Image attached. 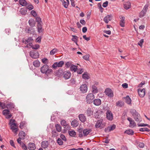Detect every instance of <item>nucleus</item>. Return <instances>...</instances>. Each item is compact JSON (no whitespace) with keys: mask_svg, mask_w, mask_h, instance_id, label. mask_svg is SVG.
<instances>
[{"mask_svg":"<svg viewBox=\"0 0 150 150\" xmlns=\"http://www.w3.org/2000/svg\"><path fill=\"white\" fill-rule=\"evenodd\" d=\"M40 47V46L39 45L36 44L35 45H32V49L35 50L38 49Z\"/></svg>","mask_w":150,"mask_h":150,"instance_id":"nucleus-52","label":"nucleus"},{"mask_svg":"<svg viewBox=\"0 0 150 150\" xmlns=\"http://www.w3.org/2000/svg\"><path fill=\"white\" fill-rule=\"evenodd\" d=\"M1 106L2 108V109L5 108H6V105L4 103L1 102Z\"/></svg>","mask_w":150,"mask_h":150,"instance_id":"nucleus-64","label":"nucleus"},{"mask_svg":"<svg viewBox=\"0 0 150 150\" xmlns=\"http://www.w3.org/2000/svg\"><path fill=\"white\" fill-rule=\"evenodd\" d=\"M92 131L91 129L89 128L84 129L83 130L82 129H80L78 130L79 132V136L80 137H82L83 136H86L89 134Z\"/></svg>","mask_w":150,"mask_h":150,"instance_id":"nucleus-3","label":"nucleus"},{"mask_svg":"<svg viewBox=\"0 0 150 150\" xmlns=\"http://www.w3.org/2000/svg\"><path fill=\"white\" fill-rule=\"evenodd\" d=\"M89 55L86 54L83 56V58L85 60L88 61L89 60Z\"/></svg>","mask_w":150,"mask_h":150,"instance_id":"nucleus-53","label":"nucleus"},{"mask_svg":"<svg viewBox=\"0 0 150 150\" xmlns=\"http://www.w3.org/2000/svg\"><path fill=\"white\" fill-rule=\"evenodd\" d=\"M138 92L139 96L141 97H143L145 96V89L144 88H139L138 89Z\"/></svg>","mask_w":150,"mask_h":150,"instance_id":"nucleus-14","label":"nucleus"},{"mask_svg":"<svg viewBox=\"0 0 150 150\" xmlns=\"http://www.w3.org/2000/svg\"><path fill=\"white\" fill-rule=\"evenodd\" d=\"M33 63V65L36 67H38L40 65V62L38 60L34 61Z\"/></svg>","mask_w":150,"mask_h":150,"instance_id":"nucleus-39","label":"nucleus"},{"mask_svg":"<svg viewBox=\"0 0 150 150\" xmlns=\"http://www.w3.org/2000/svg\"><path fill=\"white\" fill-rule=\"evenodd\" d=\"M76 82V81L74 79H71L70 80V84L71 85H74Z\"/></svg>","mask_w":150,"mask_h":150,"instance_id":"nucleus-56","label":"nucleus"},{"mask_svg":"<svg viewBox=\"0 0 150 150\" xmlns=\"http://www.w3.org/2000/svg\"><path fill=\"white\" fill-rule=\"evenodd\" d=\"M69 134L71 137H74L76 134V132L74 130L69 131Z\"/></svg>","mask_w":150,"mask_h":150,"instance_id":"nucleus-41","label":"nucleus"},{"mask_svg":"<svg viewBox=\"0 0 150 150\" xmlns=\"http://www.w3.org/2000/svg\"><path fill=\"white\" fill-rule=\"evenodd\" d=\"M26 123L25 121H22L21 122V123L20 125H19L20 128L21 129H22L23 128V127L26 124Z\"/></svg>","mask_w":150,"mask_h":150,"instance_id":"nucleus-48","label":"nucleus"},{"mask_svg":"<svg viewBox=\"0 0 150 150\" xmlns=\"http://www.w3.org/2000/svg\"><path fill=\"white\" fill-rule=\"evenodd\" d=\"M69 4V2H66L65 1V3H64V2H63L62 3L63 5L64 6V7L66 8H68Z\"/></svg>","mask_w":150,"mask_h":150,"instance_id":"nucleus-58","label":"nucleus"},{"mask_svg":"<svg viewBox=\"0 0 150 150\" xmlns=\"http://www.w3.org/2000/svg\"><path fill=\"white\" fill-rule=\"evenodd\" d=\"M127 120L129 122V127L131 128H133L136 126V124L134 121L130 117H128Z\"/></svg>","mask_w":150,"mask_h":150,"instance_id":"nucleus-11","label":"nucleus"},{"mask_svg":"<svg viewBox=\"0 0 150 150\" xmlns=\"http://www.w3.org/2000/svg\"><path fill=\"white\" fill-rule=\"evenodd\" d=\"M130 112L136 122L139 123L142 121V118L140 115L136 110L134 109H132L130 110Z\"/></svg>","mask_w":150,"mask_h":150,"instance_id":"nucleus-2","label":"nucleus"},{"mask_svg":"<svg viewBox=\"0 0 150 150\" xmlns=\"http://www.w3.org/2000/svg\"><path fill=\"white\" fill-rule=\"evenodd\" d=\"M15 106L12 103L7 104L6 105V108L8 109H12L14 108Z\"/></svg>","mask_w":150,"mask_h":150,"instance_id":"nucleus-33","label":"nucleus"},{"mask_svg":"<svg viewBox=\"0 0 150 150\" xmlns=\"http://www.w3.org/2000/svg\"><path fill=\"white\" fill-rule=\"evenodd\" d=\"M125 102L128 104H130L131 103V100L128 96H127L125 98Z\"/></svg>","mask_w":150,"mask_h":150,"instance_id":"nucleus-34","label":"nucleus"},{"mask_svg":"<svg viewBox=\"0 0 150 150\" xmlns=\"http://www.w3.org/2000/svg\"><path fill=\"white\" fill-rule=\"evenodd\" d=\"M55 127L57 132H60L61 131L62 127L59 124H57L55 125Z\"/></svg>","mask_w":150,"mask_h":150,"instance_id":"nucleus-36","label":"nucleus"},{"mask_svg":"<svg viewBox=\"0 0 150 150\" xmlns=\"http://www.w3.org/2000/svg\"><path fill=\"white\" fill-rule=\"evenodd\" d=\"M40 71L42 73L45 74L47 76L50 74L52 72V69L49 68V66L47 64L43 65L41 67Z\"/></svg>","mask_w":150,"mask_h":150,"instance_id":"nucleus-1","label":"nucleus"},{"mask_svg":"<svg viewBox=\"0 0 150 150\" xmlns=\"http://www.w3.org/2000/svg\"><path fill=\"white\" fill-rule=\"evenodd\" d=\"M52 137H56L58 135V133L55 130H52Z\"/></svg>","mask_w":150,"mask_h":150,"instance_id":"nucleus-40","label":"nucleus"},{"mask_svg":"<svg viewBox=\"0 0 150 150\" xmlns=\"http://www.w3.org/2000/svg\"><path fill=\"white\" fill-rule=\"evenodd\" d=\"M98 85V83H96L94 84L93 85L91 86V91L92 93L95 94L98 92V91L97 86Z\"/></svg>","mask_w":150,"mask_h":150,"instance_id":"nucleus-7","label":"nucleus"},{"mask_svg":"<svg viewBox=\"0 0 150 150\" xmlns=\"http://www.w3.org/2000/svg\"><path fill=\"white\" fill-rule=\"evenodd\" d=\"M71 64H72L71 62H70V61L68 62H67L65 64V67L67 68H69V67H70V66H71Z\"/></svg>","mask_w":150,"mask_h":150,"instance_id":"nucleus-49","label":"nucleus"},{"mask_svg":"<svg viewBox=\"0 0 150 150\" xmlns=\"http://www.w3.org/2000/svg\"><path fill=\"white\" fill-rule=\"evenodd\" d=\"M106 117L107 119L110 120H112L113 119V117L112 114L110 111L108 110L107 111Z\"/></svg>","mask_w":150,"mask_h":150,"instance_id":"nucleus-15","label":"nucleus"},{"mask_svg":"<svg viewBox=\"0 0 150 150\" xmlns=\"http://www.w3.org/2000/svg\"><path fill=\"white\" fill-rule=\"evenodd\" d=\"M25 30L27 33L30 34H34L35 33V30L32 28H30Z\"/></svg>","mask_w":150,"mask_h":150,"instance_id":"nucleus-24","label":"nucleus"},{"mask_svg":"<svg viewBox=\"0 0 150 150\" xmlns=\"http://www.w3.org/2000/svg\"><path fill=\"white\" fill-rule=\"evenodd\" d=\"M93 113V111L91 108H88L86 110V114L88 116H91Z\"/></svg>","mask_w":150,"mask_h":150,"instance_id":"nucleus-25","label":"nucleus"},{"mask_svg":"<svg viewBox=\"0 0 150 150\" xmlns=\"http://www.w3.org/2000/svg\"><path fill=\"white\" fill-rule=\"evenodd\" d=\"M144 42V40L143 39H141L139 42H138V45L140 47H142V44Z\"/></svg>","mask_w":150,"mask_h":150,"instance_id":"nucleus-62","label":"nucleus"},{"mask_svg":"<svg viewBox=\"0 0 150 150\" xmlns=\"http://www.w3.org/2000/svg\"><path fill=\"white\" fill-rule=\"evenodd\" d=\"M61 124L62 126H64V128L66 130L70 129V127L69 125L64 120H62L61 121Z\"/></svg>","mask_w":150,"mask_h":150,"instance_id":"nucleus-10","label":"nucleus"},{"mask_svg":"<svg viewBox=\"0 0 150 150\" xmlns=\"http://www.w3.org/2000/svg\"><path fill=\"white\" fill-rule=\"evenodd\" d=\"M20 12L23 15H25L26 14L27 11L26 9L24 8L21 9Z\"/></svg>","mask_w":150,"mask_h":150,"instance_id":"nucleus-47","label":"nucleus"},{"mask_svg":"<svg viewBox=\"0 0 150 150\" xmlns=\"http://www.w3.org/2000/svg\"><path fill=\"white\" fill-rule=\"evenodd\" d=\"M10 112V111L8 109L4 110L2 112L3 114L6 119H9L11 117L12 115Z\"/></svg>","mask_w":150,"mask_h":150,"instance_id":"nucleus-8","label":"nucleus"},{"mask_svg":"<svg viewBox=\"0 0 150 150\" xmlns=\"http://www.w3.org/2000/svg\"><path fill=\"white\" fill-rule=\"evenodd\" d=\"M70 68L71 71L74 72H76L77 69V67L74 65H71Z\"/></svg>","mask_w":150,"mask_h":150,"instance_id":"nucleus-38","label":"nucleus"},{"mask_svg":"<svg viewBox=\"0 0 150 150\" xmlns=\"http://www.w3.org/2000/svg\"><path fill=\"white\" fill-rule=\"evenodd\" d=\"M28 147L30 150H34L36 148L35 144L33 143H29Z\"/></svg>","mask_w":150,"mask_h":150,"instance_id":"nucleus-21","label":"nucleus"},{"mask_svg":"<svg viewBox=\"0 0 150 150\" xmlns=\"http://www.w3.org/2000/svg\"><path fill=\"white\" fill-rule=\"evenodd\" d=\"M93 104L96 106L100 105L101 103V101L100 99L97 98L94 99L93 101Z\"/></svg>","mask_w":150,"mask_h":150,"instance_id":"nucleus-17","label":"nucleus"},{"mask_svg":"<svg viewBox=\"0 0 150 150\" xmlns=\"http://www.w3.org/2000/svg\"><path fill=\"white\" fill-rule=\"evenodd\" d=\"M80 89L82 93H85L87 91V86L85 84H83L81 86Z\"/></svg>","mask_w":150,"mask_h":150,"instance_id":"nucleus-12","label":"nucleus"},{"mask_svg":"<svg viewBox=\"0 0 150 150\" xmlns=\"http://www.w3.org/2000/svg\"><path fill=\"white\" fill-rule=\"evenodd\" d=\"M63 77L65 79H68L70 78L71 76V73L69 71H66L63 72Z\"/></svg>","mask_w":150,"mask_h":150,"instance_id":"nucleus-13","label":"nucleus"},{"mask_svg":"<svg viewBox=\"0 0 150 150\" xmlns=\"http://www.w3.org/2000/svg\"><path fill=\"white\" fill-rule=\"evenodd\" d=\"M146 13L145 11L142 10L139 14V17L141 18L143 17L145 15Z\"/></svg>","mask_w":150,"mask_h":150,"instance_id":"nucleus-45","label":"nucleus"},{"mask_svg":"<svg viewBox=\"0 0 150 150\" xmlns=\"http://www.w3.org/2000/svg\"><path fill=\"white\" fill-rule=\"evenodd\" d=\"M82 78L85 80L88 79L89 78V77L88 73L87 72H84L82 75Z\"/></svg>","mask_w":150,"mask_h":150,"instance_id":"nucleus-37","label":"nucleus"},{"mask_svg":"<svg viewBox=\"0 0 150 150\" xmlns=\"http://www.w3.org/2000/svg\"><path fill=\"white\" fill-rule=\"evenodd\" d=\"M150 130L146 127L142 128L140 129L139 131L142 132L147 131L149 132Z\"/></svg>","mask_w":150,"mask_h":150,"instance_id":"nucleus-46","label":"nucleus"},{"mask_svg":"<svg viewBox=\"0 0 150 150\" xmlns=\"http://www.w3.org/2000/svg\"><path fill=\"white\" fill-rule=\"evenodd\" d=\"M138 146L139 148H143L144 146V144L143 143L139 142L138 143Z\"/></svg>","mask_w":150,"mask_h":150,"instance_id":"nucleus-59","label":"nucleus"},{"mask_svg":"<svg viewBox=\"0 0 150 150\" xmlns=\"http://www.w3.org/2000/svg\"><path fill=\"white\" fill-rule=\"evenodd\" d=\"M57 142L59 145H62L63 144V141L59 138L57 140Z\"/></svg>","mask_w":150,"mask_h":150,"instance_id":"nucleus-51","label":"nucleus"},{"mask_svg":"<svg viewBox=\"0 0 150 150\" xmlns=\"http://www.w3.org/2000/svg\"><path fill=\"white\" fill-rule=\"evenodd\" d=\"M148 6H149L148 5H146L144 7L143 9L142 10H143L144 11H145V12H146L148 9Z\"/></svg>","mask_w":150,"mask_h":150,"instance_id":"nucleus-63","label":"nucleus"},{"mask_svg":"<svg viewBox=\"0 0 150 150\" xmlns=\"http://www.w3.org/2000/svg\"><path fill=\"white\" fill-rule=\"evenodd\" d=\"M20 146H21V147L22 148L23 150H27V146L24 143H23L21 144V145H20Z\"/></svg>","mask_w":150,"mask_h":150,"instance_id":"nucleus-55","label":"nucleus"},{"mask_svg":"<svg viewBox=\"0 0 150 150\" xmlns=\"http://www.w3.org/2000/svg\"><path fill=\"white\" fill-rule=\"evenodd\" d=\"M60 137L63 141L65 142L66 141V138L64 135L63 134H61Z\"/></svg>","mask_w":150,"mask_h":150,"instance_id":"nucleus-60","label":"nucleus"},{"mask_svg":"<svg viewBox=\"0 0 150 150\" xmlns=\"http://www.w3.org/2000/svg\"><path fill=\"white\" fill-rule=\"evenodd\" d=\"M79 117L80 121L82 122H84L86 120V118L84 114H80L79 116Z\"/></svg>","mask_w":150,"mask_h":150,"instance_id":"nucleus-19","label":"nucleus"},{"mask_svg":"<svg viewBox=\"0 0 150 150\" xmlns=\"http://www.w3.org/2000/svg\"><path fill=\"white\" fill-rule=\"evenodd\" d=\"M111 15H108L104 18V21L106 23H108L109 21L111 20Z\"/></svg>","mask_w":150,"mask_h":150,"instance_id":"nucleus-23","label":"nucleus"},{"mask_svg":"<svg viewBox=\"0 0 150 150\" xmlns=\"http://www.w3.org/2000/svg\"><path fill=\"white\" fill-rule=\"evenodd\" d=\"M64 63L63 61H60L57 63L58 67H62L64 64Z\"/></svg>","mask_w":150,"mask_h":150,"instance_id":"nucleus-54","label":"nucleus"},{"mask_svg":"<svg viewBox=\"0 0 150 150\" xmlns=\"http://www.w3.org/2000/svg\"><path fill=\"white\" fill-rule=\"evenodd\" d=\"M30 55L32 58L36 59L39 57L38 52L35 50H33L30 52Z\"/></svg>","mask_w":150,"mask_h":150,"instance_id":"nucleus-5","label":"nucleus"},{"mask_svg":"<svg viewBox=\"0 0 150 150\" xmlns=\"http://www.w3.org/2000/svg\"><path fill=\"white\" fill-rule=\"evenodd\" d=\"M103 122L102 120H97L95 125V127L96 128L100 127L101 128V125Z\"/></svg>","mask_w":150,"mask_h":150,"instance_id":"nucleus-20","label":"nucleus"},{"mask_svg":"<svg viewBox=\"0 0 150 150\" xmlns=\"http://www.w3.org/2000/svg\"><path fill=\"white\" fill-rule=\"evenodd\" d=\"M58 50L57 48H54L50 52V55H53L58 52Z\"/></svg>","mask_w":150,"mask_h":150,"instance_id":"nucleus-32","label":"nucleus"},{"mask_svg":"<svg viewBox=\"0 0 150 150\" xmlns=\"http://www.w3.org/2000/svg\"><path fill=\"white\" fill-rule=\"evenodd\" d=\"M29 24L31 27H34L35 24V20L32 18L30 19L28 21Z\"/></svg>","mask_w":150,"mask_h":150,"instance_id":"nucleus-22","label":"nucleus"},{"mask_svg":"<svg viewBox=\"0 0 150 150\" xmlns=\"http://www.w3.org/2000/svg\"><path fill=\"white\" fill-rule=\"evenodd\" d=\"M124 133H126L129 135H132L134 134V132L133 130L131 129H129L126 130L125 132Z\"/></svg>","mask_w":150,"mask_h":150,"instance_id":"nucleus-30","label":"nucleus"},{"mask_svg":"<svg viewBox=\"0 0 150 150\" xmlns=\"http://www.w3.org/2000/svg\"><path fill=\"white\" fill-rule=\"evenodd\" d=\"M48 146V143L47 141H44L42 142L41 146L44 148H47Z\"/></svg>","mask_w":150,"mask_h":150,"instance_id":"nucleus-26","label":"nucleus"},{"mask_svg":"<svg viewBox=\"0 0 150 150\" xmlns=\"http://www.w3.org/2000/svg\"><path fill=\"white\" fill-rule=\"evenodd\" d=\"M31 14L34 17H35L37 16L36 12L34 10H32L31 11Z\"/></svg>","mask_w":150,"mask_h":150,"instance_id":"nucleus-61","label":"nucleus"},{"mask_svg":"<svg viewBox=\"0 0 150 150\" xmlns=\"http://www.w3.org/2000/svg\"><path fill=\"white\" fill-rule=\"evenodd\" d=\"M18 136L20 137H19L21 138L22 139H24L25 136V132L21 131L19 133Z\"/></svg>","mask_w":150,"mask_h":150,"instance_id":"nucleus-29","label":"nucleus"},{"mask_svg":"<svg viewBox=\"0 0 150 150\" xmlns=\"http://www.w3.org/2000/svg\"><path fill=\"white\" fill-rule=\"evenodd\" d=\"M120 18L121 19V20L120 21V25L122 27H124L125 26V18L124 16H120Z\"/></svg>","mask_w":150,"mask_h":150,"instance_id":"nucleus-18","label":"nucleus"},{"mask_svg":"<svg viewBox=\"0 0 150 150\" xmlns=\"http://www.w3.org/2000/svg\"><path fill=\"white\" fill-rule=\"evenodd\" d=\"M33 39L32 37H29L27 40H26V41L25 42V44H26L28 43H30L32 44V43L33 42Z\"/></svg>","mask_w":150,"mask_h":150,"instance_id":"nucleus-27","label":"nucleus"},{"mask_svg":"<svg viewBox=\"0 0 150 150\" xmlns=\"http://www.w3.org/2000/svg\"><path fill=\"white\" fill-rule=\"evenodd\" d=\"M137 125L138 127H145V126H147L149 127H150V126L147 124H144V123H142L139 124L138 123Z\"/></svg>","mask_w":150,"mask_h":150,"instance_id":"nucleus-44","label":"nucleus"},{"mask_svg":"<svg viewBox=\"0 0 150 150\" xmlns=\"http://www.w3.org/2000/svg\"><path fill=\"white\" fill-rule=\"evenodd\" d=\"M105 93L106 95L110 98H111L113 96V93L112 90L110 88H107L105 89Z\"/></svg>","mask_w":150,"mask_h":150,"instance_id":"nucleus-9","label":"nucleus"},{"mask_svg":"<svg viewBox=\"0 0 150 150\" xmlns=\"http://www.w3.org/2000/svg\"><path fill=\"white\" fill-rule=\"evenodd\" d=\"M10 126L11 129L12 131L14 133L15 135H16L17 134V132L18 130L17 124H11Z\"/></svg>","mask_w":150,"mask_h":150,"instance_id":"nucleus-6","label":"nucleus"},{"mask_svg":"<svg viewBox=\"0 0 150 150\" xmlns=\"http://www.w3.org/2000/svg\"><path fill=\"white\" fill-rule=\"evenodd\" d=\"M116 105L117 106L122 107L124 105V103L121 101H119L116 103Z\"/></svg>","mask_w":150,"mask_h":150,"instance_id":"nucleus-43","label":"nucleus"},{"mask_svg":"<svg viewBox=\"0 0 150 150\" xmlns=\"http://www.w3.org/2000/svg\"><path fill=\"white\" fill-rule=\"evenodd\" d=\"M42 61L44 64H46L48 63V59L45 58L42 59Z\"/></svg>","mask_w":150,"mask_h":150,"instance_id":"nucleus-57","label":"nucleus"},{"mask_svg":"<svg viewBox=\"0 0 150 150\" xmlns=\"http://www.w3.org/2000/svg\"><path fill=\"white\" fill-rule=\"evenodd\" d=\"M94 98V96L93 93H90L88 94L86 97V102L88 104L92 103Z\"/></svg>","mask_w":150,"mask_h":150,"instance_id":"nucleus-4","label":"nucleus"},{"mask_svg":"<svg viewBox=\"0 0 150 150\" xmlns=\"http://www.w3.org/2000/svg\"><path fill=\"white\" fill-rule=\"evenodd\" d=\"M72 37L73 38L71 39L72 41H74V42H76V41H78V37L77 36L73 35H72Z\"/></svg>","mask_w":150,"mask_h":150,"instance_id":"nucleus-42","label":"nucleus"},{"mask_svg":"<svg viewBox=\"0 0 150 150\" xmlns=\"http://www.w3.org/2000/svg\"><path fill=\"white\" fill-rule=\"evenodd\" d=\"M27 8L29 10H31L33 8V6L31 4H30L27 6Z\"/></svg>","mask_w":150,"mask_h":150,"instance_id":"nucleus-50","label":"nucleus"},{"mask_svg":"<svg viewBox=\"0 0 150 150\" xmlns=\"http://www.w3.org/2000/svg\"><path fill=\"white\" fill-rule=\"evenodd\" d=\"M78 124V121L76 120H74L71 122V125L73 127H76Z\"/></svg>","mask_w":150,"mask_h":150,"instance_id":"nucleus-31","label":"nucleus"},{"mask_svg":"<svg viewBox=\"0 0 150 150\" xmlns=\"http://www.w3.org/2000/svg\"><path fill=\"white\" fill-rule=\"evenodd\" d=\"M116 128V125H112L108 127L107 128L105 129V131L107 132H110L114 130Z\"/></svg>","mask_w":150,"mask_h":150,"instance_id":"nucleus-16","label":"nucleus"},{"mask_svg":"<svg viewBox=\"0 0 150 150\" xmlns=\"http://www.w3.org/2000/svg\"><path fill=\"white\" fill-rule=\"evenodd\" d=\"M19 3L22 6H25L27 3L25 0H19Z\"/></svg>","mask_w":150,"mask_h":150,"instance_id":"nucleus-35","label":"nucleus"},{"mask_svg":"<svg viewBox=\"0 0 150 150\" xmlns=\"http://www.w3.org/2000/svg\"><path fill=\"white\" fill-rule=\"evenodd\" d=\"M131 7V3L129 1L126 2L124 5V8L127 10Z\"/></svg>","mask_w":150,"mask_h":150,"instance_id":"nucleus-28","label":"nucleus"}]
</instances>
